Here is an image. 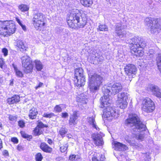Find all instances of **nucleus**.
Wrapping results in <instances>:
<instances>
[{
    "mask_svg": "<svg viewBox=\"0 0 161 161\" xmlns=\"http://www.w3.org/2000/svg\"><path fill=\"white\" fill-rule=\"evenodd\" d=\"M126 124H130L131 126H134L132 134L134 137L138 139L142 140L144 137V134L143 131L147 129L145 125L140 120V119L136 114L130 115L128 119L125 121Z\"/></svg>",
    "mask_w": 161,
    "mask_h": 161,
    "instance_id": "obj_1",
    "label": "nucleus"
},
{
    "mask_svg": "<svg viewBox=\"0 0 161 161\" xmlns=\"http://www.w3.org/2000/svg\"><path fill=\"white\" fill-rule=\"evenodd\" d=\"M86 23V18L81 16L80 11L77 9L72 10L67 20L69 26L75 29L84 27Z\"/></svg>",
    "mask_w": 161,
    "mask_h": 161,
    "instance_id": "obj_2",
    "label": "nucleus"
},
{
    "mask_svg": "<svg viewBox=\"0 0 161 161\" xmlns=\"http://www.w3.org/2000/svg\"><path fill=\"white\" fill-rule=\"evenodd\" d=\"M109 96H103L100 99L101 105V107L105 108L103 111V115L104 117L108 118L109 120L113 118H117L119 116V114L117 113L114 109L110 107L111 100Z\"/></svg>",
    "mask_w": 161,
    "mask_h": 161,
    "instance_id": "obj_3",
    "label": "nucleus"
},
{
    "mask_svg": "<svg viewBox=\"0 0 161 161\" xmlns=\"http://www.w3.org/2000/svg\"><path fill=\"white\" fill-rule=\"evenodd\" d=\"M15 26L12 21H0V34L5 36L14 33Z\"/></svg>",
    "mask_w": 161,
    "mask_h": 161,
    "instance_id": "obj_4",
    "label": "nucleus"
},
{
    "mask_svg": "<svg viewBox=\"0 0 161 161\" xmlns=\"http://www.w3.org/2000/svg\"><path fill=\"white\" fill-rule=\"evenodd\" d=\"M89 88L90 90L92 92L98 90L101 85L103 78L100 75L97 74L89 75Z\"/></svg>",
    "mask_w": 161,
    "mask_h": 161,
    "instance_id": "obj_5",
    "label": "nucleus"
},
{
    "mask_svg": "<svg viewBox=\"0 0 161 161\" xmlns=\"http://www.w3.org/2000/svg\"><path fill=\"white\" fill-rule=\"evenodd\" d=\"M145 22L150 27L149 29L152 33H158L161 30V21L160 19L147 18L145 19Z\"/></svg>",
    "mask_w": 161,
    "mask_h": 161,
    "instance_id": "obj_6",
    "label": "nucleus"
},
{
    "mask_svg": "<svg viewBox=\"0 0 161 161\" xmlns=\"http://www.w3.org/2000/svg\"><path fill=\"white\" fill-rule=\"evenodd\" d=\"M45 16L42 13H37L34 14L32 24L36 30H41L45 25Z\"/></svg>",
    "mask_w": 161,
    "mask_h": 161,
    "instance_id": "obj_7",
    "label": "nucleus"
},
{
    "mask_svg": "<svg viewBox=\"0 0 161 161\" xmlns=\"http://www.w3.org/2000/svg\"><path fill=\"white\" fill-rule=\"evenodd\" d=\"M141 38L138 36H135L131 39V43L130 44L131 53L134 54L136 56H142L144 54L143 51L137 50L138 44L141 41Z\"/></svg>",
    "mask_w": 161,
    "mask_h": 161,
    "instance_id": "obj_8",
    "label": "nucleus"
},
{
    "mask_svg": "<svg viewBox=\"0 0 161 161\" xmlns=\"http://www.w3.org/2000/svg\"><path fill=\"white\" fill-rule=\"evenodd\" d=\"M74 82L77 87H80L83 86L85 83V79L84 76L83 69L81 68L75 69Z\"/></svg>",
    "mask_w": 161,
    "mask_h": 161,
    "instance_id": "obj_9",
    "label": "nucleus"
},
{
    "mask_svg": "<svg viewBox=\"0 0 161 161\" xmlns=\"http://www.w3.org/2000/svg\"><path fill=\"white\" fill-rule=\"evenodd\" d=\"M141 108L142 111L144 112L151 113L155 109V105L150 98L146 97L142 101Z\"/></svg>",
    "mask_w": 161,
    "mask_h": 161,
    "instance_id": "obj_10",
    "label": "nucleus"
},
{
    "mask_svg": "<svg viewBox=\"0 0 161 161\" xmlns=\"http://www.w3.org/2000/svg\"><path fill=\"white\" fill-rule=\"evenodd\" d=\"M21 59L24 72L26 74L32 72L33 66L30 58L27 55H24Z\"/></svg>",
    "mask_w": 161,
    "mask_h": 161,
    "instance_id": "obj_11",
    "label": "nucleus"
},
{
    "mask_svg": "<svg viewBox=\"0 0 161 161\" xmlns=\"http://www.w3.org/2000/svg\"><path fill=\"white\" fill-rule=\"evenodd\" d=\"M129 95L127 93L125 92H122L118 95L117 103L118 106L120 108L125 109L127 107V100Z\"/></svg>",
    "mask_w": 161,
    "mask_h": 161,
    "instance_id": "obj_12",
    "label": "nucleus"
},
{
    "mask_svg": "<svg viewBox=\"0 0 161 161\" xmlns=\"http://www.w3.org/2000/svg\"><path fill=\"white\" fill-rule=\"evenodd\" d=\"M121 23L117 24L115 26V32L117 36L120 38H122L125 36L126 32L125 30H122L123 28Z\"/></svg>",
    "mask_w": 161,
    "mask_h": 161,
    "instance_id": "obj_13",
    "label": "nucleus"
},
{
    "mask_svg": "<svg viewBox=\"0 0 161 161\" xmlns=\"http://www.w3.org/2000/svg\"><path fill=\"white\" fill-rule=\"evenodd\" d=\"M125 70L127 75L132 77L136 75L137 71L136 67L132 64H129L126 65L125 68Z\"/></svg>",
    "mask_w": 161,
    "mask_h": 161,
    "instance_id": "obj_14",
    "label": "nucleus"
},
{
    "mask_svg": "<svg viewBox=\"0 0 161 161\" xmlns=\"http://www.w3.org/2000/svg\"><path fill=\"white\" fill-rule=\"evenodd\" d=\"M110 85L111 88V93L114 95L119 92L122 89V86L119 82H115Z\"/></svg>",
    "mask_w": 161,
    "mask_h": 161,
    "instance_id": "obj_15",
    "label": "nucleus"
},
{
    "mask_svg": "<svg viewBox=\"0 0 161 161\" xmlns=\"http://www.w3.org/2000/svg\"><path fill=\"white\" fill-rule=\"evenodd\" d=\"M94 144L97 146H102L103 143L102 136L99 134H93L92 136Z\"/></svg>",
    "mask_w": 161,
    "mask_h": 161,
    "instance_id": "obj_16",
    "label": "nucleus"
},
{
    "mask_svg": "<svg viewBox=\"0 0 161 161\" xmlns=\"http://www.w3.org/2000/svg\"><path fill=\"white\" fill-rule=\"evenodd\" d=\"M114 148L115 150L124 151L128 149V147L125 144L117 141L114 142Z\"/></svg>",
    "mask_w": 161,
    "mask_h": 161,
    "instance_id": "obj_17",
    "label": "nucleus"
},
{
    "mask_svg": "<svg viewBox=\"0 0 161 161\" xmlns=\"http://www.w3.org/2000/svg\"><path fill=\"white\" fill-rule=\"evenodd\" d=\"M150 90L152 94L157 97L161 98V90L156 86H151L150 87Z\"/></svg>",
    "mask_w": 161,
    "mask_h": 161,
    "instance_id": "obj_18",
    "label": "nucleus"
},
{
    "mask_svg": "<svg viewBox=\"0 0 161 161\" xmlns=\"http://www.w3.org/2000/svg\"><path fill=\"white\" fill-rule=\"evenodd\" d=\"M20 98L18 95H15L10 98H8L7 99V102L9 104H12L16 103L19 102Z\"/></svg>",
    "mask_w": 161,
    "mask_h": 161,
    "instance_id": "obj_19",
    "label": "nucleus"
},
{
    "mask_svg": "<svg viewBox=\"0 0 161 161\" xmlns=\"http://www.w3.org/2000/svg\"><path fill=\"white\" fill-rule=\"evenodd\" d=\"M78 118L77 113L76 111L73 112V114L71 115L69 120V124L70 125H75L77 124Z\"/></svg>",
    "mask_w": 161,
    "mask_h": 161,
    "instance_id": "obj_20",
    "label": "nucleus"
},
{
    "mask_svg": "<svg viewBox=\"0 0 161 161\" xmlns=\"http://www.w3.org/2000/svg\"><path fill=\"white\" fill-rule=\"evenodd\" d=\"M16 46L18 48V49L22 52H23L27 49V47L25 46L23 42L21 40H19L17 41Z\"/></svg>",
    "mask_w": 161,
    "mask_h": 161,
    "instance_id": "obj_21",
    "label": "nucleus"
},
{
    "mask_svg": "<svg viewBox=\"0 0 161 161\" xmlns=\"http://www.w3.org/2000/svg\"><path fill=\"white\" fill-rule=\"evenodd\" d=\"M38 114V111L36 108H32L29 112V116L31 119H33L36 118Z\"/></svg>",
    "mask_w": 161,
    "mask_h": 161,
    "instance_id": "obj_22",
    "label": "nucleus"
},
{
    "mask_svg": "<svg viewBox=\"0 0 161 161\" xmlns=\"http://www.w3.org/2000/svg\"><path fill=\"white\" fill-rule=\"evenodd\" d=\"M110 86L105 85L102 88V91L104 96H109L111 93V90Z\"/></svg>",
    "mask_w": 161,
    "mask_h": 161,
    "instance_id": "obj_23",
    "label": "nucleus"
},
{
    "mask_svg": "<svg viewBox=\"0 0 161 161\" xmlns=\"http://www.w3.org/2000/svg\"><path fill=\"white\" fill-rule=\"evenodd\" d=\"M12 66L14 69L16 75L19 78H22L23 77V74L21 71L18 68L17 66L15 64H12Z\"/></svg>",
    "mask_w": 161,
    "mask_h": 161,
    "instance_id": "obj_24",
    "label": "nucleus"
},
{
    "mask_svg": "<svg viewBox=\"0 0 161 161\" xmlns=\"http://www.w3.org/2000/svg\"><path fill=\"white\" fill-rule=\"evenodd\" d=\"M40 148L42 151L47 153H50L52 151V148L45 143H41Z\"/></svg>",
    "mask_w": 161,
    "mask_h": 161,
    "instance_id": "obj_25",
    "label": "nucleus"
},
{
    "mask_svg": "<svg viewBox=\"0 0 161 161\" xmlns=\"http://www.w3.org/2000/svg\"><path fill=\"white\" fill-rule=\"evenodd\" d=\"M88 122L90 125H92V127L95 128L97 130L99 129V128L96 125V123L95 119V116H92V117H89L87 119Z\"/></svg>",
    "mask_w": 161,
    "mask_h": 161,
    "instance_id": "obj_26",
    "label": "nucleus"
},
{
    "mask_svg": "<svg viewBox=\"0 0 161 161\" xmlns=\"http://www.w3.org/2000/svg\"><path fill=\"white\" fill-rule=\"evenodd\" d=\"M34 62L35 64V67L37 71H41L43 69V65L40 60H36Z\"/></svg>",
    "mask_w": 161,
    "mask_h": 161,
    "instance_id": "obj_27",
    "label": "nucleus"
},
{
    "mask_svg": "<svg viewBox=\"0 0 161 161\" xmlns=\"http://www.w3.org/2000/svg\"><path fill=\"white\" fill-rule=\"evenodd\" d=\"M82 4L85 7H90L92 4V0H80Z\"/></svg>",
    "mask_w": 161,
    "mask_h": 161,
    "instance_id": "obj_28",
    "label": "nucleus"
},
{
    "mask_svg": "<svg viewBox=\"0 0 161 161\" xmlns=\"http://www.w3.org/2000/svg\"><path fill=\"white\" fill-rule=\"evenodd\" d=\"M18 8L19 9L23 12L28 11L29 8V7L28 5L24 4L19 5Z\"/></svg>",
    "mask_w": 161,
    "mask_h": 161,
    "instance_id": "obj_29",
    "label": "nucleus"
},
{
    "mask_svg": "<svg viewBox=\"0 0 161 161\" xmlns=\"http://www.w3.org/2000/svg\"><path fill=\"white\" fill-rule=\"evenodd\" d=\"M146 46V43L145 42L141 41V40L140 43L138 44L137 47H136L137 50H141L142 51L143 49Z\"/></svg>",
    "mask_w": 161,
    "mask_h": 161,
    "instance_id": "obj_30",
    "label": "nucleus"
},
{
    "mask_svg": "<svg viewBox=\"0 0 161 161\" xmlns=\"http://www.w3.org/2000/svg\"><path fill=\"white\" fill-rule=\"evenodd\" d=\"M34 135L37 136L40 135L42 133V129L36 126L33 130Z\"/></svg>",
    "mask_w": 161,
    "mask_h": 161,
    "instance_id": "obj_31",
    "label": "nucleus"
},
{
    "mask_svg": "<svg viewBox=\"0 0 161 161\" xmlns=\"http://www.w3.org/2000/svg\"><path fill=\"white\" fill-rule=\"evenodd\" d=\"M15 20L21 26L22 29L24 31H26V26L22 24L21 22L19 19L18 17H16L15 18Z\"/></svg>",
    "mask_w": 161,
    "mask_h": 161,
    "instance_id": "obj_32",
    "label": "nucleus"
},
{
    "mask_svg": "<svg viewBox=\"0 0 161 161\" xmlns=\"http://www.w3.org/2000/svg\"><path fill=\"white\" fill-rule=\"evenodd\" d=\"M54 116V114L53 113H45L43 114V116L45 118H50Z\"/></svg>",
    "mask_w": 161,
    "mask_h": 161,
    "instance_id": "obj_33",
    "label": "nucleus"
},
{
    "mask_svg": "<svg viewBox=\"0 0 161 161\" xmlns=\"http://www.w3.org/2000/svg\"><path fill=\"white\" fill-rule=\"evenodd\" d=\"M68 146L67 143H66L63 145V146H61L60 148L61 152L62 153L65 152L67 149Z\"/></svg>",
    "mask_w": 161,
    "mask_h": 161,
    "instance_id": "obj_34",
    "label": "nucleus"
},
{
    "mask_svg": "<svg viewBox=\"0 0 161 161\" xmlns=\"http://www.w3.org/2000/svg\"><path fill=\"white\" fill-rule=\"evenodd\" d=\"M99 29L100 31H107L108 30L107 26L105 25H100L99 26Z\"/></svg>",
    "mask_w": 161,
    "mask_h": 161,
    "instance_id": "obj_35",
    "label": "nucleus"
},
{
    "mask_svg": "<svg viewBox=\"0 0 161 161\" xmlns=\"http://www.w3.org/2000/svg\"><path fill=\"white\" fill-rule=\"evenodd\" d=\"M62 104L56 105L54 108V111L56 112H60L62 111Z\"/></svg>",
    "mask_w": 161,
    "mask_h": 161,
    "instance_id": "obj_36",
    "label": "nucleus"
},
{
    "mask_svg": "<svg viewBox=\"0 0 161 161\" xmlns=\"http://www.w3.org/2000/svg\"><path fill=\"white\" fill-rule=\"evenodd\" d=\"M68 131V130L65 128H62L59 131L60 134L62 136H64Z\"/></svg>",
    "mask_w": 161,
    "mask_h": 161,
    "instance_id": "obj_37",
    "label": "nucleus"
},
{
    "mask_svg": "<svg viewBox=\"0 0 161 161\" xmlns=\"http://www.w3.org/2000/svg\"><path fill=\"white\" fill-rule=\"evenodd\" d=\"M0 67L2 69H4L5 67V62L2 58H0Z\"/></svg>",
    "mask_w": 161,
    "mask_h": 161,
    "instance_id": "obj_38",
    "label": "nucleus"
},
{
    "mask_svg": "<svg viewBox=\"0 0 161 161\" xmlns=\"http://www.w3.org/2000/svg\"><path fill=\"white\" fill-rule=\"evenodd\" d=\"M36 161H41L42 159V156L40 153H38L36 156Z\"/></svg>",
    "mask_w": 161,
    "mask_h": 161,
    "instance_id": "obj_39",
    "label": "nucleus"
},
{
    "mask_svg": "<svg viewBox=\"0 0 161 161\" xmlns=\"http://www.w3.org/2000/svg\"><path fill=\"white\" fill-rule=\"evenodd\" d=\"M36 126L42 129V128L44 127H47V126L46 125L44 124L42 122H39Z\"/></svg>",
    "mask_w": 161,
    "mask_h": 161,
    "instance_id": "obj_40",
    "label": "nucleus"
},
{
    "mask_svg": "<svg viewBox=\"0 0 161 161\" xmlns=\"http://www.w3.org/2000/svg\"><path fill=\"white\" fill-rule=\"evenodd\" d=\"M98 155H99V154L97 153L94 154L92 158V161H99L98 159H97V157H98Z\"/></svg>",
    "mask_w": 161,
    "mask_h": 161,
    "instance_id": "obj_41",
    "label": "nucleus"
},
{
    "mask_svg": "<svg viewBox=\"0 0 161 161\" xmlns=\"http://www.w3.org/2000/svg\"><path fill=\"white\" fill-rule=\"evenodd\" d=\"M2 52L3 53L4 56H7L8 53V51L6 48H3L2 49Z\"/></svg>",
    "mask_w": 161,
    "mask_h": 161,
    "instance_id": "obj_42",
    "label": "nucleus"
},
{
    "mask_svg": "<svg viewBox=\"0 0 161 161\" xmlns=\"http://www.w3.org/2000/svg\"><path fill=\"white\" fill-rule=\"evenodd\" d=\"M18 125L20 127L23 128L25 126V123L23 120H20L18 122Z\"/></svg>",
    "mask_w": 161,
    "mask_h": 161,
    "instance_id": "obj_43",
    "label": "nucleus"
},
{
    "mask_svg": "<svg viewBox=\"0 0 161 161\" xmlns=\"http://www.w3.org/2000/svg\"><path fill=\"white\" fill-rule=\"evenodd\" d=\"M157 65L159 70L161 73V58H160V61L157 62Z\"/></svg>",
    "mask_w": 161,
    "mask_h": 161,
    "instance_id": "obj_44",
    "label": "nucleus"
},
{
    "mask_svg": "<svg viewBox=\"0 0 161 161\" xmlns=\"http://www.w3.org/2000/svg\"><path fill=\"white\" fill-rule=\"evenodd\" d=\"M69 114L67 113H62L61 115V117L64 118H67Z\"/></svg>",
    "mask_w": 161,
    "mask_h": 161,
    "instance_id": "obj_45",
    "label": "nucleus"
},
{
    "mask_svg": "<svg viewBox=\"0 0 161 161\" xmlns=\"http://www.w3.org/2000/svg\"><path fill=\"white\" fill-rule=\"evenodd\" d=\"M76 156L74 155H71L69 157V160L70 161H73L76 158Z\"/></svg>",
    "mask_w": 161,
    "mask_h": 161,
    "instance_id": "obj_46",
    "label": "nucleus"
},
{
    "mask_svg": "<svg viewBox=\"0 0 161 161\" xmlns=\"http://www.w3.org/2000/svg\"><path fill=\"white\" fill-rule=\"evenodd\" d=\"M20 133L22 136L24 138H26L28 137V135L26 134L24 132L21 131Z\"/></svg>",
    "mask_w": 161,
    "mask_h": 161,
    "instance_id": "obj_47",
    "label": "nucleus"
},
{
    "mask_svg": "<svg viewBox=\"0 0 161 161\" xmlns=\"http://www.w3.org/2000/svg\"><path fill=\"white\" fill-rule=\"evenodd\" d=\"M9 118V120L11 121L15 120L16 119V117L15 116L12 115H10Z\"/></svg>",
    "mask_w": 161,
    "mask_h": 161,
    "instance_id": "obj_48",
    "label": "nucleus"
},
{
    "mask_svg": "<svg viewBox=\"0 0 161 161\" xmlns=\"http://www.w3.org/2000/svg\"><path fill=\"white\" fill-rule=\"evenodd\" d=\"M11 141L15 143H17L18 142V139L16 137L12 138Z\"/></svg>",
    "mask_w": 161,
    "mask_h": 161,
    "instance_id": "obj_49",
    "label": "nucleus"
},
{
    "mask_svg": "<svg viewBox=\"0 0 161 161\" xmlns=\"http://www.w3.org/2000/svg\"><path fill=\"white\" fill-rule=\"evenodd\" d=\"M105 159V156L103 155H102L100 158V161H103Z\"/></svg>",
    "mask_w": 161,
    "mask_h": 161,
    "instance_id": "obj_50",
    "label": "nucleus"
},
{
    "mask_svg": "<svg viewBox=\"0 0 161 161\" xmlns=\"http://www.w3.org/2000/svg\"><path fill=\"white\" fill-rule=\"evenodd\" d=\"M43 84V83L42 82H40L38 86H36L35 88L36 89H38V88L41 87Z\"/></svg>",
    "mask_w": 161,
    "mask_h": 161,
    "instance_id": "obj_51",
    "label": "nucleus"
},
{
    "mask_svg": "<svg viewBox=\"0 0 161 161\" xmlns=\"http://www.w3.org/2000/svg\"><path fill=\"white\" fill-rule=\"evenodd\" d=\"M22 149V147L21 146L18 145L17 147V149L19 151L21 150Z\"/></svg>",
    "mask_w": 161,
    "mask_h": 161,
    "instance_id": "obj_52",
    "label": "nucleus"
},
{
    "mask_svg": "<svg viewBox=\"0 0 161 161\" xmlns=\"http://www.w3.org/2000/svg\"><path fill=\"white\" fill-rule=\"evenodd\" d=\"M4 81L3 78L2 77L0 76V83L1 84L3 83Z\"/></svg>",
    "mask_w": 161,
    "mask_h": 161,
    "instance_id": "obj_53",
    "label": "nucleus"
},
{
    "mask_svg": "<svg viewBox=\"0 0 161 161\" xmlns=\"http://www.w3.org/2000/svg\"><path fill=\"white\" fill-rule=\"evenodd\" d=\"M3 147L2 142V140L0 138V149Z\"/></svg>",
    "mask_w": 161,
    "mask_h": 161,
    "instance_id": "obj_54",
    "label": "nucleus"
},
{
    "mask_svg": "<svg viewBox=\"0 0 161 161\" xmlns=\"http://www.w3.org/2000/svg\"><path fill=\"white\" fill-rule=\"evenodd\" d=\"M47 142L49 144H51L52 143V140L50 139H48Z\"/></svg>",
    "mask_w": 161,
    "mask_h": 161,
    "instance_id": "obj_55",
    "label": "nucleus"
},
{
    "mask_svg": "<svg viewBox=\"0 0 161 161\" xmlns=\"http://www.w3.org/2000/svg\"><path fill=\"white\" fill-rule=\"evenodd\" d=\"M125 140H126L128 142H129V143L130 144V145H133L132 144V142H131V141L129 140H128L126 138H125Z\"/></svg>",
    "mask_w": 161,
    "mask_h": 161,
    "instance_id": "obj_56",
    "label": "nucleus"
},
{
    "mask_svg": "<svg viewBox=\"0 0 161 161\" xmlns=\"http://www.w3.org/2000/svg\"><path fill=\"white\" fill-rule=\"evenodd\" d=\"M67 136L68 137V138H71L72 136L70 134H67Z\"/></svg>",
    "mask_w": 161,
    "mask_h": 161,
    "instance_id": "obj_57",
    "label": "nucleus"
},
{
    "mask_svg": "<svg viewBox=\"0 0 161 161\" xmlns=\"http://www.w3.org/2000/svg\"><path fill=\"white\" fill-rule=\"evenodd\" d=\"M107 2H109L110 0H105Z\"/></svg>",
    "mask_w": 161,
    "mask_h": 161,
    "instance_id": "obj_58",
    "label": "nucleus"
},
{
    "mask_svg": "<svg viewBox=\"0 0 161 161\" xmlns=\"http://www.w3.org/2000/svg\"><path fill=\"white\" fill-rule=\"evenodd\" d=\"M159 56L160 57H161V54H159Z\"/></svg>",
    "mask_w": 161,
    "mask_h": 161,
    "instance_id": "obj_59",
    "label": "nucleus"
}]
</instances>
